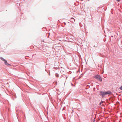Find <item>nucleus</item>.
<instances>
[{
    "label": "nucleus",
    "mask_w": 122,
    "mask_h": 122,
    "mask_svg": "<svg viewBox=\"0 0 122 122\" xmlns=\"http://www.w3.org/2000/svg\"><path fill=\"white\" fill-rule=\"evenodd\" d=\"M101 102V103H102V102Z\"/></svg>",
    "instance_id": "obj_12"
},
{
    "label": "nucleus",
    "mask_w": 122,
    "mask_h": 122,
    "mask_svg": "<svg viewBox=\"0 0 122 122\" xmlns=\"http://www.w3.org/2000/svg\"><path fill=\"white\" fill-rule=\"evenodd\" d=\"M88 0V1H89V0Z\"/></svg>",
    "instance_id": "obj_16"
},
{
    "label": "nucleus",
    "mask_w": 122,
    "mask_h": 122,
    "mask_svg": "<svg viewBox=\"0 0 122 122\" xmlns=\"http://www.w3.org/2000/svg\"><path fill=\"white\" fill-rule=\"evenodd\" d=\"M49 76H50V72H49Z\"/></svg>",
    "instance_id": "obj_9"
},
{
    "label": "nucleus",
    "mask_w": 122,
    "mask_h": 122,
    "mask_svg": "<svg viewBox=\"0 0 122 122\" xmlns=\"http://www.w3.org/2000/svg\"><path fill=\"white\" fill-rule=\"evenodd\" d=\"M94 78L95 79L98 80L100 82H102V77L99 75H96L95 76Z\"/></svg>",
    "instance_id": "obj_2"
},
{
    "label": "nucleus",
    "mask_w": 122,
    "mask_h": 122,
    "mask_svg": "<svg viewBox=\"0 0 122 122\" xmlns=\"http://www.w3.org/2000/svg\"><path fill=\"white\" fill-rule=\"evenodd\" d=\"M56 76L57 77H59V75L57 73H56Z\"/></svg>",
    "instance_id": "obj_4"
},
{
    "label": "nucleus",
    "mask_w": 122,
    "mask_h": 122,
    "mask_svg": "<svg viewBox=\"0 0 122 122\" xmlns=\"http://www.w3.org/2000/svg\"><path fill=\"white\" fill-rule=\"evenodd\" d=\"M119 89L121 90H122V86H121V87L119 88Z\"/></svg>",
    "instance_id": "obj_5"
},
{
    "label": "nucleus",
    "mask_w": 122,
    "mask_h": 122,
    "mask_svg": "<svg viewBox=\"0 0 122 122\" xmlns=\"http://www.w3.org/2000/svg\"><path fill=\"white\" fill-rule=\"evenodd\" d=\"M111 37H113V36H111Z\"/></svg>",
    "instance_id": "obj_15"
},
{
    "label": "nucleus",
    "mask_w": 122,
    "mask_h": 122,
    "mask_svg": "<svg viewBox=\"0 0 122 122\" xmlns=\"http://www.w3.org/2000/svg\"><path fill=\"white\" fill-rule=\"evenodd\" d=\"M94 46L95 47V45H94Z\"/></svg>",
    "instance_id": "obj_14"
},
{
    "label": "nucleus",
    "mask_w": 122,
    "mask_h": 122,
    "mask_svg": "<svg viewBox=\"0 0 122 122\" xmlns=\"http://www.w3.org/2000/svg\"><path fill=\"white\" fill-rule=\"evenodd\" d=\"M47 34H48V36L47 37V38H48L49 37V35H50V33H47Z\"/></svg>",
    "instance_id": "obj_6"
},
{
    "label": "nucleus",
    "mask_w": 122,
    "mask_h": 122,
    "mask_svg": "<svg viewBox=\"0 0 122 122\" xmlns=\"http://www.w3.org/2000/svg\"><path fill=\"white\" fill-rule=\"evenodd\" d=\"M0 59L1 60H2L3 61H4L5 64L7 66H11V65L10 64H8L7 63V61L6 60L4 59L2 57H0Z\"/></svg>",
    "instance_id": "obj_3"
},
{
    "label": "nucleus",
    "mask_w": 122,
    "mask_h": 122,
    "mask_svg": "<svg viewBox=\"0 0 122 122\" xmlns=\"http://www.w3.org/2000/svg\"><path fill=\"white\" fill-rule=\"evenodd\" d=\"M86 89H87V88H86Z\"/></svg>",
    "instance_id": "obj_11"
},
{
    "label": "nucleus",
    "mask_w": 122,
    "mask_h": 122,
    "mask_svg": "<svg viewBox=\"0 0 122 122\" xmlns=\"http://www.w3.org/2000/svg\"><path fill=\"white\" fill-rule=\"evenodd\" d=\"M101 104H102V103H101V102H100V103L99 104V105H101Z\"/></svg>",
    "instance_id": "obj_7"
},
{
    "label": "nucleus",
    "mask_w": 122,
    "mask_h": 122,
    "mask_svg": "<svg viewBox=\"0 0 122 122\" xmlns=\"http://www.w3.org/2000/svg\"><path fill=\"white\" fill-rule=\"evenodd\" d=\"M116 0L118 2L120 1V0Z\"/></svg>",
    "instance_id": "obj_8"
},
{
    "label": "nucleus",
    "mask_w": 122,
    "mask_h": 122,
    "mask_svg": "<svg viewBox=\"0 0 122 122\" xmlns=\"http://www.w3.org/2000/svg\"><path fill=\"white\" fill-rule=\"evenodd\" d=\"M64 24L65 25H66V23H65V22H64Z\"/></svg>",
    "instance_id": "obj_10"
},
{
    "label": "nucleus",
    "mask_w": 122,
    "mask_h": 122,
    "mask_svg": "<svg viewBox=\"0 0 122 122\" xmlns=\"http://www.w3.org/2000/svg\"><path fill=\"white\" fill-rule=\"evenodd\" d=\"M101 102V103H102V102Z\"/></svg>",
    "instance_id": "obj_13"
},
{
    "label": "nucleus",
    "mask_w": 122,
    "mask_h": 122,
    "mask_svg": "<svg viewBox=\"0 0 122 122\" xmlns=\"http://www.w3.org/2000/svg\"><path fill=\"white\" fill-rule=\"evenodd\" d=\"M112 92L111 91H100L99 93V94L103 97L105 95L110 94Z\"/></svg>",
    "instance_id": "obj_1"
}]
</instances>
